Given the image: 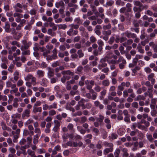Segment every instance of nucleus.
I'll use <instances>...</instances> for the list:
<instances>
[{"instance_id": "56", "label": "nucleus", "mask_w": 157, "mask_h": 157, "mask_svg": "<svg viewBox=\"0 0 157 157\" xmlns=\"http://www.w3.org/2000/svg\"><path fill=\"white\" fill-rule=\"evenodd\" d=\"M157 114V111L153 109L151 111V115L153 117H155L156 116Z\"/></svg>"}, {"instance_id": "3", "label": "nucleus", "mask_w": 157, "mask_h": 157, "mask_svg": "<svg viewBox=\"0 0 157 157\" xmlns=\"http://www.w3.org/2000/svg\"><path fill=\"white\" fill-rule=\"evenodd\" d=\"M108 54H107L106 56L101 59L99 63L98 66V68L101 70L102 68L105 67L107 66V64L106 63L108 61Z\"/></svg>"}, {"instance_id": "46", "label": "nucleus", "mask_w": 157, "mask_h": 157, "mask_svg": "<svg viewBox=\"0 0 157 157\" xmlns=\"http://www.w3.org/2000/svg\"><path fill=\"white\" fill-rule=\"evenodd\" d=\"M137 127L142 130H144L146 128L145 126L142 125L141 123L140 122H138Z\"/></svg>"}, {"instance_id": "14", "label": "nucleus", "mask_w": 157, "mask_h": 157, "mask_svg": "<svg viewBox=\"0 0 157 157\" xmlns=\"http://www.w3.org/2000/svg\"><path fill=\"white\" fill-rule=\"evenodd\" d=\"M45 73L44 71L38 70L36 71V75L39 78L43 77Z\"/></svg>"}, {"instance_id": "37", "label": "nucleus", "mask_w": 157, "mask_h": 157, "mask_svg": "<svg viewBox=\"0 0 157 157\" xmlns=\"http://www.w3.org/2000/svg\"><path fill=\"white\" fill-rule=\"evenodd\" d=\"M146 136L147 138V139L150 142H152L153 141L154 139L152 137V135L151 134L147 133L146 134Z\"/></svg>"}, {"instance_id": "40", "label": "nucleus", "mask_w": 157, "mask_h": 157, "mask_svg": "<svg viewBox=\"0 0 157 157\" xmlns=\"http://www.w3.org/2000/svg\"><path fill=\"white\" fill-rule=\"evenodd\" d=\"M126 63V61L123 60V62L118 63L119 67L121 69H122L124 68L125 65Z\"/></svg>"}, {"instance_id": "51", "label": "nucleus", "mask_w": 157, "mask_h": 157, "mask_svg": "<svg viewBox=\"0 0 157 157\" xmlns=\"http://www.w3.org/2000/svg\"><path fill=\"white\" fill-rule=\"evenodd\" d=\"M21 117V115L20 114L16 113L15 114H13L11 116V118H12L16 119L19 118V119Z\"/></svg>"}, {"instance_id": "31", "label": "nucleus", "mask_w": 157, "mask_h": 157, "mask_svg": "<svg viewBox=\"0 0 157 157\" xmlns=\"http://www.w3.org/2000/svg\"><path fill=\"white\" fill-rule=\"evenodd\" d=\"M47 33L51 35L52 36H54L56 35V33L52 31V30L51 29H48V30Z\"/></svg>"}, {"instance_id": "26", "label": "nucleus", "mask_w": 157, "mask_h": 157, "mask_svg": "<svg viewBox=\"0 0 157 157\" xmlns=\"http://www.w3.org/2000/svg\"><path fill=\"white\" fill-rule=\"evenodd\" d=\"M144 9H145L140 7H137L136 6H134L133 8V10L135 13L141 12Z\"/></svg>"}, {"instance_id": "45", "label": "nucleus", "mask_w": 157, "mask_h": 157, "mask_svg": "<svg viewBox=\"0 0 157 157\" xmlns=\"http://www.w3.org/2000/svg\"><path fill=\"white\" fill-rule=\"evenodd\" d=\"M102 33L104 35H106L109 36L111 35V31L110 30H104L102 31Z\"/></svg>"}, {"instance_id": "35", "label": "nucleus", "mask_w": 157, "mask_h": 157, "mask_svg": "<svg viewBox=\"0 0 157 157\" xmlns=\"http://www.w3.org/2000/svg\"><path fill=\"white\" fill-rule=\"evenodd\" d=\"M114 1H113L110 0L106 2V5H103V6L105 7H107V6H111L114 4Z\"/></svg>"}, {"instance_id": "62", "label": "nucleus", "mask_w": 157, "mask_h": 157, "mask_svg": "<svg viewBox=\"0 0 157 157\" xmlns=\"http://www.w3.org/2000/svg\"><path fill=\"white\" fill-rule=\"evenodd\" d=\"M119 50L121 54H123L125 53V51L124 50V48L122 46H121L119 47Z\"/></svg>"}, {"instance_id": "19", "label": "nucleus", "mask_w": 157, "mask_h": 157, "mask_svg": "<svg viewBox=\"0 0 157 157\" xmlns=\"http://www.w3.org/2000/svg\"><path fill=\"white\" fill-rule=\"evenodd\" d=\"M53 54L51 56L52 58H51V59H56L57 58V49L56 48H54L52 50Z\"/></svg>"}, {"instance_id": "61", "label": "nucleus", "mask_w": 157, "mask_h": 157, "mask_svg": "<svg viewBox=\"0 0 157 157\" xmlns=\"http://www.w3.org/2000/svg\"><path fill=\"white\" fill-rule=\"evenodd\" d=\"M90 23V22L89 20H86L83 23V25L85 27H87L89 26V25Z\"/></svg>"}, {"instance_id": "29", "label": "nucleus", "mask_w": 157, "mask_h": 157, "mask_svg": "<svg viewBox=\"0 0 157 157\" xmlns=\"http://www.w3.org/2000/svg\"><path fill=\"white\" fill-rule=\"evenodd\" d=\"M22 52H21L22 55L24 56L25 55H29L30 54V50L26 49V50H23V51H22Z\"/></svg>"}, {"instance_id": "16", "label": "nucleus", "mask_w": 157, "mask_h": 157, "mask_svg": "<svg viewBox=\"0 0 157 157\" xmlns=\"http://www.w3.org/2000/svg\"><path fill=\"white\" fill-rule=\"evenodd\" d=\"M71 78L70 76L66 75H63L61 78L60 81L63 83H64L67 80H69Z\"/></svg>"}, {"instance_id": "21", "label": "nucleus", "mask_w": 157, "mask_h": 157, "mask_svg": "<svg viewBox=\"0 0 157 157\" xmlns=\"http://www.w3.org/2000/svg\"><path fill=\"white\" fill-rule=\"evenodd\" d=\"M55 6L57 8H59L60 6L62 8L64 7V3L63 1H61L58 2H56L55 4Z\"/></svg>"}, {"instance_id": "34", "label": "nucleus", "mask_w": 157, "mask_h": 157, "mask_svg": "<svg viewBox=\"0 0 157 157\" xmlns=\"http://www.w3.org/2000/svg\"><path fill=\"white\" fill-rule=\"evenodd\" d=\"M59 29H63L65 30L67 28V26L65 24H60L57 25Z\"/></svg>"}, {"instance_id": "50", "label": "nucleus", "mask_w": 157, "mask_h": 157, "mask_svg": "<svg viewBox=\"0 0 157 157\" xmlns=\"http://www.w3.org/2000/svg\"><path fill=\"white\" fill-rule=\"evenodd\" d=\"M48 112V114L49 116H53L56 114V111L54 109H51Z\"/></svg>"}, {"instance_id": "49", "label": "nucleus", "mask_w": 157, "mask_h": 157, "mask_svg": "<svg viewBox=\"0 0 157 157\" xmlns=\"http://www.w3.org/2000/svg\"><path fill=\"white\" fill-rule=\"evenodd\" d=\"M123 60L126 61L122 56H120L119 57L118 59L117 60V64H118L123 62Z\"/></svg>"}, {"instance_id": "64", "label": "nucleus", "mask_w": 157, "mask_h": 157, "mask_svg": "<svg viewBox=\"0 0 157 157\" xmlns=\"http://www.w3.org/2000/svg\"><path fill=\"white\" fill-rule=\"evenodd\" d=\"M74 21L79 25H80L82 23V21L81 20L79 17H78L76 18Z\"/></svg>"}, {"instance_id": "57", "label": "nucleus", "mask_w": 157, "mask_h": 157, "mask_svg": "<svg viewBox=\"0 0 157 157\" xmlns=\"http://www.w3.org/2000/svg\"><path fill=\"white\" fill-rule=\"evenodd\" d=\"M13 17H23V15L22 14L18 13V12H16L14 13L13 14Z\"/></svg>"}, {"instance_id": "9", "label": "nucleus", "mask_w": 157, "mask_h": 157, "mask_svg": "<svg viewBox=\"0 0 157 157\" xmlns=\"http://www.w3.org/2000/svg\"><path fill=\"white\" fill-rule=\"evenodd\" d=\"M48 84V80L46 78H42L40 82V84L43 86L46 87Z\"/></svg>"}, {"instance_id": "52", "label": "nucleus", "mask_w": 157, "mask_h": 157, "mask_svg": "<svg viewBox=\"0 0 157 157\" xmlns=\"http://www.w3.org/2000/svg\"><path fill=\"white\" fill-rule=\"evenodd\" d=\"M29 13L32 15H35L37 13V10L33 8L30 10Z\"/></svg>"}, {"instance_id": "55", "label": "nucleus", "mask_w": 157, "mask_h": 157, "mask_svg": "<svg viewBox=\"0 0 157 157\" xmlns=\"http://www.w3.org/2000/svg\"><path fill=\"white\" fill-rule=\"evenodd\" d=\"M120 152V150L119 148L117 149L114 152L115 157H119V155Z\"/></svg>"}, {"instance_id": "47", "label": "nucleus", "mask_w": 157, "mask_h": 157, "mask_svg": "<svg viewBox=\"0 0 157 157\" xmlns=\"http://www.w3.org/2000/svg\"><path fill=\"white\" fill-rule=\"evenodd\" d=\"M139 21L137 20H134L132 21V23L135 27H137L139 26Z\"/></svg>"}, {"instance_id": "5", "label": "nucleus", "mask_w": 157, "mask_h": 157, "mask_svg": "<svg viewBox=\"0 0 157 157\" xmlns=\"http://www.w3.org/2000/svg\"><path fill=\"white\" fill-rule=\"evenodd\" d=\"M24 79L27 81H29L31 80V82L33 83V85H35L36 84V78L32 74H28L25 77Z\"/></svg>"}, {"instance_id": "20", "label": "nucleus", "mask_w": 157, "mask_h": 157, "mask_svg": "<svg viewBox=\"0 0 157 157\" xmlns=\"http://www.w3.org/2000/svg\"><path fill=\"white\" fill-rule=\"evenodd\" d=\"M61 73L62 75H71V76H73L74 75V73L73 72H71L69 70L67 71H61Z\"/></svg>"}, {"instance_id": "6", "label": "nucleus", "mask_w": 157, "mask_h": 157, "mask_svg": "<svg viewBox=\"0 0 157 157\" xmlns=\"http://www.w3.org/2000/svg\"><path fill=\"white\" fill-rule=\"evenodd\" d=\"M30 110L25 109L23 112L22 115V118L23 119H25L26 118H28L30 117Z\"/></svg>"}, {"instance_id": "38", "label": "nucleus", "mask_w": 157, "mask_h": 157, "mask_svg": "<svg viewBox=\"0 0 157 157\" xmlns=\"http://www.w3.org/2000/svg\"><path fill=\"white\" fill-rule=\"evenodd\" d=\"M101 52H100L98 49H95L93 51V53L94 56H98V55L101 54Z\"/></svg>"}, {"instance_id": "63", "label": "nucleus", "mask_w": 157, "mask_h": 157, "mask_svg": "<svg viewBox=\"0 0 157 157\" xmlns=\"http://www.w3.org/2000/svg\"><path fill=\"white\" fill-rule=\"evenodd\" d=\"M78 57V55L76 53H74L71 55V57L73 60L77 59Z\"/></svg>"}, {"instance_id": "43", "label": "nucleus", "mask_w": 157, "mask_h": 157, "mask_svg": "<svg viewBox=\"0 0 157 157\" xmlns=\"http://www.w3.org/2000/svg\"><path fill=\"white\" fill-rule=\"evenodd\" d=\"M85 83L86 85V88L87 89H90L92 88V86L90 85L89 80H86L85 81Z\"/></svg>"}, {"instance_id": "11", "label": "nucleus", "mask_w": 157, "mask_h": 157, "mask_svg": "<svg viewBox=\"0 0 157 157\" xmlns=\"http://www.w3.org/2000/svg\"><path fill=\"white\" fill-rule=\"evenodd\" d=\"M47 69L48 71L47 75L48 78L53 77L54 75V70L53 69L48 67H47Z\"/></svg>"}, {"instance_id": "8", "label": "nucleus", "mask_w": 157, "mask_h": 157, "mask_svg": "<svg viewBox=\"0 0 157 157\" xmlns=\"http://www.w3.org/2000/svg\"><path fill=\"white\" fill-rule=\"evenodd\" d=\"M29 156H30L31 157H43V156L41 155H39L36 156L35 154L34 151H32L31 149H29L27 151Z\"/></svg>"}, {"instance_id": "15", "label": "nucleus", "mask_w": 157, "mask_h": 157, "mask_svg": "<svg viewBox=\"0 0 157 157\" xmlns=\"http://www.w3.org/2000/svg\"><path fill=\"white\" fill-rule=\"evenodd\" d=\"M104 122L106 124L107 128L108 129H110L111 127L110 121L108 118H106L104 120Z\"/></svg>"}, {"instance_id": "41", "label": "nucleus", "mask_w": 157, "mask_h": 157, "mask_svg": "<svg viewBox=\"0 0 157 157\" xmlns=\"http://www.w3.org/2000/svg\"><path fill=\"white\" fill-rule=\"evenodd\" d=\"M33 123V120L32 119L29 118L25 123V126L28 125Z\"/></svg>"}, {"instance_id": "39", "label": "nucleus", "mask_w": 157, "mask_h": 157, "mask_svg": "<svg viewBox=\"0 0 157 157\" xmlns=\"http://www.w3.org/2000/svg\"><path fill=\"white\" fill-rule=\"evenodd\" d=\"M104 145L105 147H109V148H113V145L111 143H108L106 142H105L104 143Z\"/></svg>"}, {"instance_id": "12", "label": "nucleus", "mask_w": 157, "mask_h": 157, "mask_svg": "<svg viewBox=\"0 0 157 157\" xmlns=\"http://www.w3.org/2000/svg\"><path fill=\"white\" fill-rule=\"evenodd\" d=\"M124 34L128 38H134V37L137 36L136 34L131 32H129L128 31L125 32L124 33Z\"/></svg>"}, {"instance_id": "32", "label": "nucleus", "mask_w": 157, "mask_h": 157, "mask_svg": "<svg viewBox=\"0 0 157 157\" xmlns=\"http://www.w3.org/2000/svg\"><path fill=\"white\" fill-rule=\"evenodd\" d=\"M137 49L138 52L141 53H144V50L142 49V47L140 44H138Z\"/></svg>"}, {"instance_id": "17", "label": "nucleus", "mask_w": 157, "mask_h": 157, "mask_svg": "<svg viewBox=\"0 0 157 157\" xmlns=\"http://www.w3.org/2000/svg\"><path fill=\"white\" fill-rule=\"evenodd\" d=\"M1 125L2 126V129L3 130H6L9 132H11V129L10 128L8 127L4 122H2Z\"/></svg>"}, {"instance_id": "36", "label": "nucleus", "mask_w": 157, "mask_h": 157, "mask_svg": "<svg viewBox=\"0 0 157 157\" xmlns=\"http://www.w3.org/2000/svg\"><path fill=\"white\" fill-rule=\"evenodd\" d=\"M12 133L13 135L14 138V140H13V142L15 143H16L17 142L16 140L18 138L19 135L15 134V132L13 131H12Z\"/></svg>"}, {"instance_id": "33", "label": "nucleus", "mask_w": 157, "mask_h": 157, "mask_svg": "<svg viewBox=\"0 0 157 157\" xmlns=\"http://www.w3.org/2000/svg\"><path fill=\"white\" fill-rule=\"evenodd\" d=\"M102 84L103 86H107L109 85L110 82L108 79H105L102 81Z\"/></svg>"}, {"instance_id": "30", "label": "nucleus", "mask_w": 157, "mask_h": 157, "mask_svg": "<svg viewBox=\"0 0 157 157\" xmlns=\"http://www.w3.org/2000/svg\"><path fill=\"white\" fill-rule=\"evenodd\" d=\"M50 110L52 109H56L57 108V104L56 102H54L52 104L49 105Z\"/></svg>"}, {"instance_id": "54", "label": "nucleus", "mask_w": 157, "mask_h": 157, "mask_svg": "<svg viewBox=\"0 0 157 157\" xmlns=\"http://www.w3.org/2000/svg\"><path fill=\"white\" fill-rule=\"evenodd\" d=\"M80 122L81 123L83 124L87 121V118L85 116L82 117L80 118Z\"/></svg>"}, {"instance_id": "53", "label": "nucleus", "mask_w": 157, "mask_h": 157, "mask_svg": "<svg viewBox=\"0 0 157 157\" xmlns=\"http://www.w3.org/2000/svg\"><path fill=\"white\" fill-rule=\"evenodd\" d=\"M104 119V116H103L102 115L100 114V115H99V117L97 118V120L98 122H99L100 123H101L103 121Z\"/></svg>"}, {"instance_id": "59", "label": "nucleus", "mask_w": 157, "mask_h": 157, "mask_svg": "<svg viewBox=\"0 0 157 157\" xmlns=\"http://www.w3.org/2000/svg\"><path fill=\"white\" fill-rule=\"evenodd\" d=\"M107 62L109 65H114L116 63L117 64V60L114 59H111L110 60H108Z\"/></svg>"}, {"instance_id": "18", "label": "nucleus", "mask_w": 157, "mask_h": 157, "mask_svg": "<svg viewBox=\"0 0 157 157\" xmlns=\"http://www.w3.org/2000/svg\"><path fill=\"white\" fill-rule=\"evenodd\" d=\"M6 84L7 87H10L12 89H13L16 87V85L15 84H12V82L10 81L6 82Z\"/></svg>"}, {"instance_id": "28", "label": "nucleus", "mask_w": 157, "mask_h": 157, "mask_svg": "<svg viewBox=\"0 0 157 157\" xmlns=\"http://www.w3.org/2000/svg\"><path fill=\"white\" fill-rule=\"evenodd\" d=\"M13 78L15 81H17L19 79V72L17 71H16L13 74Z\"/></svg>"}, {"instance_id": "44", "label": "nucleus", "mask_w": 157, "mask_h": 157, "mask_svg": "<svg viewBox=\"0 0 157 157\" xmlns=\"http://www.w3.org/2000/svg\"><path fill=\"white\" fill-rule=\"evenodd\" d=\"M111 28V25L110 23L106 25H104L102 27V28L104 30H109Z\"/></svg>"}, {"instance_id": "2", "label": "nucleus", "mask_w": 157, "mask_h": 157, "mask_svg": "<svg viewBox=\"0 0 157 157\" xmlns=\"http://www.w3.org/2000/svg\"><path fill=\"white\" fill-rule=\"evenodd\" d=\"M3 28L5 29V32L6 33H11L12 35H14L16 33L15 29L13 28H10V24L8 21L6 22L5 23V25L3 27Z\"/></svg>"}, {"instance_id": "27", "label": "nucleus", "mask_w": 157, "mask_h": 157, "mask_svg": "<svg viewBox=\"0 0 157 157\" xmlns=\"http://www.w3.org/2000/svg\"><path fill=\"white\" fill-rule=\"evenodd\" d=\"M49 78L50 82L52 84L55 83L58 81V79L56 77H52Z\"/></svg>"}, {"instance_id": "1", "label": "nucleus", "mask_w": 157, "mask_h": 157, "mask_svg": "<svg viewBox=\"0 0 157 157\" xmlns=\"http://www.w3.org/2000/svg\"><path fill=\"white\" fill-rule=\"evenodd\" d=\"M70 29L67 32V34L69 36H75L78 33V31L76 29L79 28L78 25L71 24L69 25Z\"/></svg>"}, {"instance_id": "25", "label": "nucleus", "mask_w": 157, "mask_h": 157, "mask_svg": "<svg viewBox=\"0 0 157 157\" xmlns=\"http://www.w3.org/2000/svg\"><path fill=\"white\" fill-rule=\"evenodd\" d=\"M77 53L79 58H82L84 56V54L82 49H80L78 50Z\"/></svg>"}, {"instance_id": "13", "label": "nucleus", "mask_w": 157, "mask_h": 157, "mask_svg": "<svg viewBox=\"0 0 157 157\" xmlns=\"http://www.w3.org/2000/svg\"><path fill=\"white\" fill-rule=\"evenodd\" d=\"M97 43L98 45V49L99 52H101L103 49V46L104 45V43L103 41L101 40H98Z\"/></svg>"}, {"instance_id": "4", "label": "nucleus", "mask_w": 157, "mask_h": 157, "mask_svg": "<svg viewBox=\"0 0 157 157\" xmlns=\"http://www.w3.org/2000/svg\"><path fill=\"white\" fill-rule=\"evenodd\" d=\"M22 43L23 45L21 46V49L22 51H23V50L28 49L32 44V43L31 42L29 41L27 42L25 40H22Z\"/></svg>"}, {"instance_id": "58", "label": "nucleus", "mask_w": 157, "mask_h": 157, "mask_svg": "<svg viewBox=\"0 0 157 157\" xmlns=\"http://www.w3.org/2000/svg\"><path fill=\"white\" fill-rule=\"evenodd\" d=\"M32 140V137L31 136H28L27 138V144L29 145L31 143Z\"/></svg>"}, {"instance_id": "22", "label": "nucleus", "mask_w": 157, "mask_h": 157, "mask_svg": "<svg viewBox=\"0 0 157 157\" xmlns=\"http://www.w3.org/2000/svg\"><path fill=\"white\" fill-rule=\"evenodd\" d=\"M39 135L36 134L33 136V143L34 144H37L38 142V138L39 137Z\"/></svg>"}, {"instance_id": "48", "label": "nucleus", "mask_w": 157, "mask_h": 157, "mask_svg": "<svg viewBox=\"0 0 157 157\" xmlns=\"http://www.w3.org/2000/svg\"><path fill=\"white\" fill-rule=\"evenodd\" d=\"M128 150L125 148H123L122 149V151L123 152V155L125 157H128L129 154L127 152Z\"/></svg>"}, {"instance_id": "7", "label": "nucleus", "mask_w": 157, "mask_h": 157, "mask_svg": "<svg viewBox=\"0 0 157 157\" xmlns=\"http://www.w3.org/2000/svg\"><path fill=\"white\" fill-rule=\"evenodd\" d=\"M134 5L139 7L142 8L147 9L148 8V6L147 5H143L140 1H135L133 2Z\"/></svg>"}, {"instance_id": "23", "label": "nucleus", "mask_w": 157, "mask_h": 157, "mask_svg": "<svg viewBox=\"0 0 157 157\" xmlns=\"http://www.w3.org/2000/svg\"><path fill=\"white\" fill-rule=\"evenodd\" d=\"M113 150V148H107L105 149L103 153L104 155H106L109 152H112Z\"/></svg>"}, {"instance_id": "10", "label": "nucleus", "mask_w": 157, "mask_h": 157, "mask_svg": "<svg viewBox=\"0 0 157 157\" xmlns=\"http://www.w3.org/2000/svg\"><path fill=\"white\" fill-rule=\"evenodd\" d=\"M88 101L87 100H85V99L82 98L80 101L78 102V104L82 107V109H85V102H87Z\"/></svg>"}, {"instance_id": "24", "label": "nucleus", "mask_w": 157, "mask_h": 157, "mask_svg": "<svg viewBox=\"0 0 157 157\" xmlns=\"http://www.w3.org/2000/svg\"><path fill=\"white\" fill-rule=\"evenodd\" d=\"M42 110V108L41 107H36L34 106L33 107V112L35 113L38 112H41Z\"/></svg>"}, {"instance_id": "60", "label": "nucleus", "mask_w": 157, "mask_h": 157, "mask_svg": "<svg viewBox=\"0 0 157 157\" xmlns=\"http://www.w3.org/2000/svg\"><path fill=\"white\" fill-rule=\"evenodd\" d=\"M74 47L76 49H80L81 48L82 46L81 44L76 43L75 44Z\"/></svg>"}, {"instance_id": "42", "label": "nucleus", "mask_w": 157, "mask_h": 157, "mask_svg": "<svg viewBox=\"0 0 157 157\" xmlns=\"http://www.w3.org/2000/svg\"><path fill=\"white\" fill-rule=\"evenodd\" d=\"M145 99V98L144 96L141 95H139L134 100L135 101H138L141 100H144Z\"/></svg>"}]
</instances>
